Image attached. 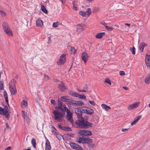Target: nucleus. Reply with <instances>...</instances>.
Instances as JSON below:
<instances>
[{
  "label": "nucleus",
  "mask_w": 150,
  "mask_h": 150,
  "mask_svg": "<svg viewBox=\"0 0 150 150\" xmlns=\"http://www.w3.org/2000/svg\"><path fill=\"white\" fill-rule=\"evenodd\" d=\"M88 117L87 116H85L82 118L81 120H79L75 122L76 127L84 129L93 127V124L88 122Z\"/></svg>",
  "instance_id": "f257e3e1"
},
{
  "label": "nucleus",
  "mask_w": 150,
  "mask_h": 150,
  "mask_svg": "<svg viewBox=\"0 0 150 150\" xmlns=\"http://www.w3.org/2000/svg\"><path fill=\"white\" fill-rule=\"evenodd\" d=\"M62 107L63 108L64 112H62V113L56 110H54L52 112L53 114L55 116V117H54V119L55 120H58L59 122L61 121L60 119L63 117L65 115L66 111L67 110V109H68L66 107V104L63 103L62 102Z\"/></svg>",
  "instance_id": "f03ea898"
},
{
  "label": "nucleus",
  "mask_w": 150,
  "mask_h": 150,
  "mask_svg": "<svg viewBox=\"0 0 150 150\" xmlns=\"http://www.w3.org/2000/svg\"><path fill=\"white\" fill-rule=\"evenodd\" d=\"M16 80L14 79L11 80L9 83V89L11 94L15 95L17 92L16 87Z\"/></svg>",
  "instance_id": "7ed1b4c3"
},
{
  "label": "nucleus",
  "mask_w": 150,
  "mask_h": 150,
  "mask_svg": "<svg viewBox=\"0 0 150 150\" xmlns=\"http://www.w3.org/2000/svg\"><path fill=\"white\" fill-rule=\"evenodd\" d=\"M66 54L63 53L61 55L59 58V60L57 61V64L59 65L63 64L66 61Z\"/></svg>",
  "instance_id": "20e7f679"
},
{
  "label": "nucleus",
  "mask_w": 150,
  "mask_h": 150,
  "mask_svg": "<svg viewBox=\"0 0 150 150\" xmlns=\"http://www.w3.org/2000/svg\"><path fill=\"white\" fill-rule=\"evenodd\" d=\"M79 133L85 136H90L92 135L91 132L88 130H81L79 132Z\"/></svg>",
  "instance_id": "39448f33"
},
{
  "label": "nucleus",
  "mask_w": 150,
  "mask_h": 150,
  "mask_svg": "<svg viewBox=\"0 0 150 150\" xmlns=\"http://www.w3.org/2000/svg\"><path fill=\"white\" fill-rule=\"evenodd\" d=\"M69 144L71 147L76 150H83V149L80 146L73 142H70Z\"/></svg>",
  "instance_id": "423d86ee"
},
{
  "label": "nucleus",
  "mask_w": 150,
  "mask_h": 150,
  "mask_svg": "<svg viewBox=\"0 0 150 150\" xmlns=\"http://www.w3.org/2000/svg\"><path fill=\"white\" fill-rule=\"evenodd\" d=\"M58 106H56L55 107V108L56 110L59 111L60 110L61 113H62V112H64L63 110V108L62 107V102L58 100Z\"/></svg>",
  "instance_id": "0eeeda50"
},
{
  "label": "nucleus",
  "mask_w": 150,
  "mask_h": 150,
  "mask_svg": "<svg viewBox=\"0 0 150 150\" xmlns=\"http://www.w3.org/2000/svg\"><path fill=\"white\" fill-rule=\"evenodd\" d=\"M93 141V139L90 138H85L84 141L83 146L87 148V145L90 143H91Z\"/></svg>",
  "instance_id": "6e6552de"
},
{
  "label": "nucleus",
  "mask_w": 150,
  "mask_h": 150,
  "mask_svg": "<svg viewBox=\"0 0 150 150\" xmlns=\"http://www.w3.org/2000/svg\"><path fill=\"white\" fill-rule=\"evenodd\" d=\"M139 102H136L130 105L128 107V110L129 111L132 110L133 109L139 106Z\"/></svg>",
  "instance_id": "1a4fd4ad"
},
{
  "label": "nucleus",
  "mask_w": 150,
  "mask_h": 150,
  "mask_svg": "<svg viewBox=\"0 0 150 150\" xmlns=\"http://www.w3.org/2000/svg\"><path fill=\"white\" fill-rule=\"evenodd\" d=\"M83 25L82 24H79L77 25L76 31L77 32L80 33L84 30V28Z\"/></svg>",
  "instance_id": "9d476101"
},
{
  "label": "nucleus",
  "mask_w": 150,
  "mask_h": 150,
  "mask_svg": "<svg viewBox=\"0 0 150 150\" xmlns=\"http://www.w3.org/2000/svg\"><path fill=\"white\" fill-rule=\"evenodd\" d=\"M145 62L147 67L150 68V55H146L145 57Z\"/></svg>",
  "instance_id": "9b49d317"
},
{
  "label": "nucleus",
  "mask_w": 150,
  "mask_h": 150,
  "mask_svg": "<svg viewBox=\"0 0 150 150\" xmlns=\"http://www.w3.org/2000/svg\"><path fill=\"white\" fill-rule=\"evenodd\" d=\"M81 59L84 63H86L88 59V55L86 52H83L81 55Z\"/></svg>",
  "instance_id": "f8f14e48"
},
{
  "label": "nucleus",
  "mask_w": 150,
  "mask_h": 150,
  "mask_svg": "<svg viewBox=\"0 0 150 150\" xmlns=\"http://www.w3.org/2000/svg\"><path fill=\"white\" fill-rule=\"evenodd\" d=\"M58 127L60 129L65 131H70L71 130V128L68 127H62L60 124L58 125Z\"/></svg>",
  "instance_id": "ddd939ff"
},
{
  "label": "nucleus",
  "mask_w": 150,
  "mask_h": 150,
  "mask_svg": "<svg viewBox=\"0 0 150 150\" xmlns=\"http://www.w3.org/2000/svg\"><path fill=\"white\" fill-rule=\"evenodd\" d=\"M51 149L50 142L48 139H47L45 143V150H51Z\"/></svg>",
  "instance_id": "4468645a"
},
{
  "label": "nucleus",
  "mask_w": 150,
  "mask_h": 150,
  "mask_svg": "<svg viewBox=\"0 0 150 150\" xmlns=\"http://www.w3.org/2000/svg\"><path fill=\"white\" fill-rule=\"evenodd\" d=\"M84 108V107H79L77 108L76 110L81 113H86V109H83Z\"/></svg>",
  "instance_id": "2eb2a0df"
},
{
  "label": "nucleus",
  "mask_w": 150,
  "mask_h": 150,
  "mask_svg": "<svg viewBox=\"0 0 150 150\" xmlns=\"http://www.w3.org/2000/svg\"><path fill=\"white\" fill-rule=\"evenodd\" d=\"M88 85L87 84H86L83 87V89L81 90L79 88H77L76 89L77 91L79 92H86L88 91Z\"/></svg>",
  "instance_id": "dca6fc26"
},
{
  "label": "nucleus",
  "mask_w": 150,
  "mask_h": 150,
  "mask_svg": "<svg viewBox=\"0 0 150 150\" xmlns=\"http://www.w3.org/2000/svg\"><path fill=\"white\" fill-rule=\"evenodd\" d=\"M87 109H86V113L91 115L94 113V111L93 109L89 108H88Z\"/></svg>",
  "instance_id": "f3484780"
},
{
  "label": "nucleus",
  "mask_w": 150,
  "mask_h": 150,
  "mask_svg": "<svg viewBox=\"0 0 150 150\" xmlns=\"http://www.w3.org/2000/svg\"><path fill=\"white\" fill-rule=\"evenodd\" d=\"M59 89L61 91H63L64 90L67 89L65 85L63 83H62L59 85Z\"/></svg>",
  "instance_id": "a211bd4d"
},
{
  "label": "nucleus",
  "mask_w": 150,
  "mask_h": 150,
  "mask_svg": "<svg viewBox=\"0 0 150 150\" xmlns=\"http://www.w3.org/2000/svg\"><path fill=\"white\" fill-rule=\"evenodd\" d=\"M4 114H3V115L4 116H5L6 118H7V119H9V118L10 117V113L9 112V109L5 110H4Z\"/></svg>",
  "instance_id": "6ab92c4d"
},
{
  "label": "nucleus",
  "mask_w": 150,
  "mask_h": 150,
  "mask_svg": "<svg viewBox=\"0 0 150 150\" xmlns=\"http://www.w3.org/2000/svg\"><path fill=\"white\" fill-rule=\"evenodd\" d=\"M60 99L62 101H63L65 102L68 103V101L70 99L68 98V97L66 96H62Z\"/></svg>",
  "instance_id": "aec40b11"
},
{
  "label": "nucleus",
  "mask_w": 150,
  "mask_h": 150,
  "mask_svg": "<svg viewBox=\"0 0 150 150\" xmlns=\"http://www.w3.org/2000/svg\"><path fill=\"white\" fill-rule=\"evenodd\" d=\"M105 35V32H101L99 33H98L95 36V37L96 38L100 39L102 37Z\"/></svg>",
  "instance_id": "412c9836"
},
{
  "label": "nucleus",
  "mask_w": 150,
  "mask_h": 150,
  "mask_svg": "<svg viewBox=\"0 0 150 150\" xmlns=\"http://www.w3.org/2000/svg\"><path fill=\"white\" fill-rule=\"evenodd\" d=\"M75 100H71V99H69V101H68V103L66 104H68V106L69 107H70V105H72L75 106H76V103L75 102Z\"/></svg>",
  "instance_id": "4be33fe9"
},
{
  "label": "nucleus",
  "mask_w": 150,
  "mask_h": 150,
  "mask_svg": "<svg viewBox=\"0 0 150 150\" xmlns=\"http://www.w3.org/2000/svg\"><path fill=\"white\" fill-rule=\"evenodd\" d=\"M36 25L38 27H41L43 26L42 21L40 19H38L36 21Z\"/></svg>",
  "instance_id": "5701e85b"
},
{
  "label": "nucleus",
  "mask_w": 150,
  "mask_h": 150,
  "mask_svg": "<svg viewBox=\"0 0 150 150\" xmlns=\"http://www.w3.org/2000/svg\"><path fill=\"white\" fill-rule=\"evenodd\" d=\"M76 106H81L84 105V103L81 100H75Z\"/></svg>",
  "instance_id": "b1692460"
},
{
  "label": "nucleus",
  "mask_w": 150,
  "mask_h": 150,
  "mask_svg": "<svg viewBox=\"0 0 150 150\" xmlns=\"http://www.w3.org/2000/svg\"><path fill=\"white\" fill-rule=\"evenodd\" d=\"M66 112L67 115V119L71 118H72V113L70 112V110L69 109H67V110L66 111Z\"/></svg>",
  "instance_id": "393cba45"
},
{
  "label": "nucleus",
  "mask_w": 150,
  "mask_h": 150,
  "mask_svg": "<svg viewBox=\"0 0 150 150\" xmlns=\"http://www.w3.org/2000/svg\"><path fill=\"white\" fill-rule=\"evenodd\" d=\"M50 126L52 128L51 130L52 132L53 133L54 135H55L56 133L58 132V131L54 127L51 125H50Z\"/></svg>",
  "instance_id": "a878e982"
},
{
  "label": "nucleus",
  "mask_w": 150,
  "mask_h": 150,
  "mask_svg": "<svg viewBox=\"0 0 150 150\" xmlns=\"http://www.w3.org/2000/svg\"><path fill=\"white\" fill-rule=\"evenodd\" d=\"M145 82L147 84L150 83V74H148L144 80Z\"/></svg>",
  "instance_id": "bb28decb"
},
{
  "label": "nucleus",
  "mask_w": 150,
  "mask_h": 150,
  "mask_svg": "<svg viewBox=\"0 0 150 150\" xmlns=\"http://www.w3.org/2000/svg\"><path fill=\"white\" fill-rule=\"evenodd\" d=\"M101 106L103 109L106 111H108L111 108L110 106L104 104H101Z\"/></svg>",
  "instance_id": "cd10ccee"
},
{
  "label": "nucleus",
  "mask_w": 150,
  "mask_h": 150,
  "mask_svg": "<svg viewBox=\"0 0 150 150\" xmlns=\"http://www.w3.org/2000/svg\"><path fill=\"white\" fill-rule=\"evenodd\" d=\"M6 33L10 35L13 36V34L12 33V31H11L10 28H8V29H6L4 30Z\"/></svg>",
  "instance_id": "c85d7f7f"
},
{
  "label": "nucleus",
  "mask_w": 150,
  "mask_h": 150,
  "mask_svg": "<svg viewBox=\"0 0 150 150\" xmlns=\"http://www.w3.org/2000/svg\"><path fill=\"white\" fill-rule=\"evenodd\" d=\"M41 7L42 11L45 13L47 14L48 13L47 11L45 8V6L43 5H41Z\"/></svg>",
  "instance_id": "c756f323"
},
{
  "label": "nucleus",
  "mask_w": 150,
  "mask_h": 150,
  "mask_svg": "<svg viewBox=\"0 0 150 150\" xmlns=\"http://www.w3.org/2000/svg\"><path fill=\"white\" fill-rule=\"evenodd\" d=\"M2 26L4 30H6V29H8V28H9V26L8 25V23L5 22L3 23Z\"/></svg>",
  "instance_id": "7c9ffc66"
},
{
  "label": "nucleus",
  "mask_w": 150,
  "mask_h": 150,
  "mask_svg": "<svg viewBox=\"0 0 150 150\" xmlns=\"http://www.w3.org/2000/svg\"><path fill=\"white\" fill-rule=\"evenodd\" d=\"M54 135L56 136L57 138L59 140H60L62 137V135L59 134V132H58L56 133V134Z\"/></svg>",
  "instance_id": "2f4dec72"
},
{
  "label": "nucleus",
  "mask_w": 150,
  "mask_h": 150,
  "mask_svg": "<svg viewBox=\"0 0 150 150\" xmlns=\"http://www.w3.org/2000/svg\"><path fill=\"white\" fill-rule=\"evenodd\" d=\"M31 143L34 148H36V140L34 138H33L31 140Z\"/></svg>",
  "instance_id": "473e14b6"
},
{
  "label": "nucleus",
  "mask_w": 150,
  "mask_h": 150,
  "mask_svg": "<svg viewBox=\"0 0 150 150\" xmlns=\"http://www.w3.org/2000/svg\"><path fill=\"white\" fill-rule=\"evenodd\" d=\"M95 145L93 144H91V143H90L88 145H87V147L89 148V149H93L95 147Z\"/></svg>",
  "instance_id": "72a5a7b5"
},
{
  "label": "nucleus",
  "mask_w": 150,
  "mask_h": 150,
  "mask_svg": "<svg viewBox=\"0 0 150 150\" xmlns=\"http://www.w3.org/2000/svg\"><path fill=\"white\" fill-rule=\"evenodd\" d=\"M76 113L77 115L78 118L79 119V120H81L82 118L83 117L82 114L81 113H79L76 112Z\"/></svg>",
  "instance_id": "f704fd0d"
},
{
  "label": "nucleus",
  "mask_w": 150,
  "mask_h": 150,
  "mask_svg": "<svg viewBox=\"0 0 150 150\" xmlns=\"http://www.w3.org/2000/svg\"><path fill=\"white\" fill-rule=\"evenodd\" d=\"M84 138L83 137H80L79 138L77 142L80 143H82L83 144H84Z\"/></svg>",
  "instance_id": "c9c22d12"
},
{
  "label": "nucleus",
  "mask_w": 150,
  "mask_h": 150,
  "mask_svg": "<svg viewBox=\"0 0 150 150\" xmlns=\"http://www.w3.org/2000/svg\"><path fill=\"white\" fill-rule=\"evenodd\" d=\"M70 51H71V54H74L75 53L76 50L74 47H71L70 48Z\"/></svg>",
  "instance_id": "e433bc0d"
},
{
  "label": "nucleus",
  "mask_w": 150,
  "mask_h": 150,
  "mask_svg": "<svg viewBox=\"0 0 150 150\" xmlns=\"http://www.w3.org/2000/svg\"><path fill=\"white\" fill-rule=\"evenodd\" d=\"M22 105L23 106H24L25 107L27 106L28 105V103L27 102L24 100H23L21 102Z\"/></svg>",
  "instance_id": "4c0bfd02"
},
{
  "label": "nucleus",
  "mask_w": 150,
  "mask_h": 150,
  "mask_svg": "<svg viewBox=\"0 0 150 150\" xmlns=\"http://www.w3.org/2000/svg\"><path fill=\"white\" fill-rule=\"evenodd\" d=\"M100 10L99 8L98 7H94L93 9V13H96L98 12Z\"/></svg>",
  "instance_id": "58836bf2"
},
{
  "label": "nucleus",
  "mask_w": 150,
  "mask_h": 150,
  "mask_svg": "<svg viewBox=\"0 0 150 150\" xmlns=\"http://www.w3.org/2000/svg\"><path fill=\"white\" fill-rule=\"evenodd\" d=\"M105 82L108 83L109 85L111 86V82L110 79L108 78H106L105 79Z\"/></svg>",
  "instance_id": "ea45409f"
},
{
  "label": "nucleus",
  "mask_w": 150,
  "mask_h": 150,
  "mask_svg": "<svg viewBox=\"0 0 150 150\" xmlns=\"http://www.w3.org/2000/svg\"><path fill=\"white\" fill-rule=\"evenodd\" d=\"M4 82L2 81H0V90L4 89Z\"/></svg>",
  "instance_id": "a19ab883"
},
{
  "label": "nucleus",
  "mask_w": 150,
  "mask_h": 150,
  "mask_svg": "<svg viewBox=\"0 0 150 150\" xmlns=\"http://www.w3.org/2000/svg\"><path fill=\"white\" fill-rule=\"evenodd\" d=\"M79 14L83 17H85L86 15V13L85 12L81 11L79 12Z\"/></svg>",
  "instance_id": "79ce46f5"
},
{
  "label": "nucleus",
  "mask_w": 150,
  "mask_h": 150,
  "mask_svg": "<svg viewBox=\"0 0 150 150\" xmlns=\"http://www.w3.org/2000/svg\"><path fill=\"white\" fill-rule=\"evenodd\" d=\"M76 92L73 91H70L69 92V94L73 97H75L76 96Z\"/></svg>",
  "instance_id": "37998d69"
},
{
  "label": "nucleus",
  "mask_w": 150,
  "mask_h": 150,
  "mask_svg": "<svg viewBox=\"0 0 150 150\" xmlns=\"http://www.w3.org/2000/svg\"><path fill=\"white\" fill-rule=\"evenodd\" d=\"M4 109L0 106V114L2 115H3V114H4Z\"/></svg>",
  "instance_id": "c03bdc74"
},
{
  "label": "nucleus",
  "mask_w": 150,
  "mask_h": 150,
  "mask_svg": "<svg viewBox=\"0 0 150 150\" xmlns=\"http://www.w3.org/2000/svg\"><path fill=\"white\" fill-rule=\"evenodd\" d=\"M0 13L1 15L3 17L5 16L6 15V13L4 11L0 10Z\"/></svg>",
  "instance_id": "a18cd8bd"
},
{
  "label": "nucleus",
  "mask_w": 150,
  "mask_h": 150,
  "mask_svg": "<svg viewBox=\"0 0 150 150\" xmlns=\"http://www.w3.org/2000/svg\"><path fill=\"white\" fill-rule=\"evenodd\" d=\"M135 48L134 47H133L132 48H130V50L132 54H134L135 53Z\"/></svg>",
  "instance_id": "49530a36"
},
{
  "label": "nucleus",
  "mask_w": 150,
  "mask_h": 150,
  "mask_svg": "<svg viewBox=\"0 0 150 150\" xmlns=\"http://www.w3.org/2000/svg\"><path fill=\"white\" fill-rule=\"evenodd\" d=\"M86 12L88 13V16H89L92 13L91 9L90 8H88Z\"/></svg>",
  "instance_id": "de8ad7c7"
},
{
  "label": "nucleus",
  "mask_w": 150,
  "mask_h": 150,
  "mask_svg": "<svg viewBox=\"0 0 150 150\" xmlns=\"http://www.w3.org/2000/svg\"><path fill=\"white\" fill-rule=\"evenodd\" d=\"M142 116L141 115H139L137 117H136L135 118L134 120H135L137 122L141 118Z\"/></svg>",
  "instance_id": "09e8293b"
},
{
  "label": "nucleus",
  "mask_w": 150,
  "mask_h": 150,
  "mask_svg": "<svg viewBox=\"0 0 150 150\" xmlns=\"http://www.w3.org/2000/svg\"><path fill=\"white\" fill-rule=\"evenodd\" d=\"M142 116L141 115H139L137 117H136L135 118L134 120H135L137 122L141 118Z\"/></svg>",
  "instance_id": "8fccbe9b"
},
{
  "label": "nucleus",
  "mask_w": 150,
  "mask_h": 150,
  "mask_svg": "<svg viewBox=\"0 0 150 150\" xmlns=\"http://www.w3.org/2000/svg\"><path fill=\"white\" fill-rule=\"evenodd\" d=\"M142 116L141 115H139L137 117H136L135 118L134 120H135L137 122L141 118Z\"/></svg>",
  "instance_id": "3c124183"
},
{
  "label": "nucleus",
  "mask_w": 150,
  "mask_h": 150,
  "mask_svg": "<svg viewBox=\"0 0 150 150\" xmlns=\"http://www.w3.org/2000/svg\"><path fill=\"white\" fill-rule=\"evenodd\" d=\"M79 98L80 99H86V96L83 95H80V94L79 96Z\"/></svg>",
  "instance_id": "603ef678"
},
{
  "label": "nucleus",
  "mask_w": 150,
  "mask_h": 150,
  "mask_svg": "<svg viewBox=\"0 0 150 150\" xmlns=\"http://www.w3.org/2000/svg\"><path fill=\"white\" fill-rule=\"evenodd\" d=\"M105 28L107 30L109 31H111L113 29V28L111 27H108L107 26H105Z\"/></svg>",
  "instance_id": "864d4df0"
},
{
  "label": "nucleus",
  "mask_w": 150,
  "mask_h": 150,
  "mask_svg": "<svg viewBox=\"0 0 150 150\" xmlns=\"http://www.w3.org/2000/svg\"><path fill=\"white\" fill-rule=\"evenodd\" d=\"M58 26V22L54 23L53 24L52 26L54 27H57Z\"/></svg>",
  "instance_id": "5fc2aeb1"
},
{
  "label": "nucleus",
  "mask_w": 150,
  "mask_h": 150,
  "mask_svg": "<svg viewBox=\"0 0 150 150\" xmlns=\"http://www.w3.org/2000/svg\"><path fill=\"white\" fill-rule=\"evenodd\" d=\"M22 112L23 113L22 114V117L25 118V117L26 116V115L27 114L26 112L24 111H22Z\"/></svg>",
  "instance_id": "6e6d98bb"
},
{
  "label": "nucleus",
  "mask_w": 150,
  "mask_h": 150,
  "mask_svg": "<svg viewBox=\"0 0 150 150\" xmlns=\"http://www.w3.org/2000/svg\"><path fill=\"white\" fill-rule=\"evenodd\" d=\"M72 4L73 5V9H74L76 11H77L78 10L77 7L75 6V4L74 2H73Z\"/></svg>",
  "instance_id": "4d7b16f0"
},
{
  "label": "nucleus",
  "mask_w": 150,
  "mask_h": 150,
  "mask_svg": "<svg viewBox=\"0 0 150 150\" xmlns=\"http://www.w3.org/2000/svg\"><path fill=\"white\" fill-rule=\"evenodd\" d=\"M140 47H139V49L141 50V52H143V50L144 49V47L142 46V45H141V44L140 45Z\"/></svg>",
  "instance_id": "13d9d810"
},
{
  "label": "nucleus",
  "mask_w": 150,
  "mask_h": 150,
  "mask_svg": "<svg viewBox=\"0 0 150 150\" xmlns=\"http://www.w3.org/2000/svg\"><path fill=\"white\" fill-rule=\"evenodd\" d=\"M67 120L69 121L70 122H71L72 124H73L74 122V120L72 118H71L68 119Z\"/></svg>",
  "instance_id": "bf43d9fd"
},
{
  "label": "nucleus",
  "mask_w": 150,
  "mask_h": 150,
  "mask_svg": "<svg viewBox=\"0 0 150 150\" xmlns=\"http://www.w3.org/2000/svg\"><path fill=\"white\" fill-rule=\"evenodd\" d=\"M4 97L5 98L6 97L8 98L7 93L6 91L4 92Z\"/></svg>",
  "instance_id": "052dcab7"
},
{
  "label": "nucleus",
  "mask_w": 150,
  "mask_h": 150,
  "mask_svg": "<svg viewBox=\"0 0 150 150\" xmlns=\"http://www.w3.org/2000/svg\"><path fill=\"white\" fill-rule=\"evenodd\" d=\"M89 102L91 105L93 106H95V103L93 101L89 100Z\"/></svg>",
  "instance_id": "680f3d73"
},
{
  "label": "nucleus",
  "mask_w": 150,
  "mask_h": 150,
  "mask_svg": "<svg viewBox=\"0 0 150 150\" xmlns=\"http://www.w3.org/2000/svg\"><path fill=\"white\" fill-rule=\"evenodd\" d=\"M44 76L45 79L46 80H47L49 79V77L48 75H46L45 74H44Z\"/></svg>",
  "instance_id": "e2e57ef3"
},
{
  "label": "nucleus",
  "mask_w": 150,
  "mask_h": 150,
  "mask_svg": "<svg viewBox=\"0 0 150 150\" xmlns=\"http://www.w3.org/2000/svg\"><path fill=\"white\" fill-rule=\"evenodd\" d=\"M120 74L121 76H123L125 74V72L123 71H120Z\"/></svg>",
  "instance_id": "0e129e2a"
},
{
  "label": "nucleus",
  "mask_w": 150,
  "mask_h": 150,
  "mask_svg": "<svg viewBox=\"0 0 150 150\" xmlns=\"http://www.w3.org/2000/svg\"><path fill=\"white\" fill-rule=\"evenodd\" d=\"M5 99L6 102L7 103V104L9 108V104L8 103V98L6 97V98H5Z\"/></svg>",
  "instance_id": "69168bd1"
},
{
  "label": "nucleus",
  "mask_w": 150,
  "mask_h": 150,
  "mask_svg": "<svg viewBox=\"0 0 150 150\" xmlns=\"http://www.w3.org/2000/svg\"><path fill=\"white\" fill-rule=\"evenodd\" d=\"M51 103H52V104H53V105H55L56 104V102L54 100L52 99V100H51Z\"/></svg>",
  "instance_id": "338daca9"
},
{
  "label": "nucleus",
  "mask_w": 150,
  "mask_h": 150,
  "mask_svg": "<svg viewBox=\"0 0 150 150\" xmlns=\"http://www.w3.org/2000/svg\"><path fill=\"white\" fill-rule=\"evenodd\" d=\"M141 45H142V46H143L144 47L145 46H147V44H146V43H145L144 42H142L141 43Z\"/></svg>",
  "instance_id": "774afa93"
}]
</instances>
